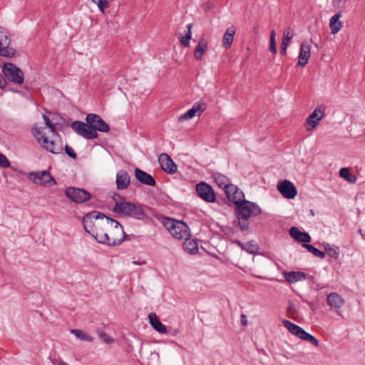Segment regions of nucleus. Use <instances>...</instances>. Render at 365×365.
<instances>
[{
    "label": "nucleus",
    "mask_w": 365,
    "mask_h": 365,
    "mask_svg": "<svg viewBox=\"0 0 365 365\" xmlns=\"http://www.w3.org/2000/svg\"><path fill=\"white\" fill-rule=\"evenodd\" d=\"M108 216L98 211H92L86 213L82 220L83 228L86 232L93 236L101 244L112 247L113 238H110L106 232V227L110 224L107 220Z\"/></svg>",
    "instance_id": "obj_1"
},
{
    "label": "nucleus",
    "mask_w": 365,
    "mask_h": 365,
    "mask_svg": "<svg viewBox=\"0 0 365 365\" xmlns=\"http://www.w3.org/2000/svg\"><path fill=\"white\" fill-rule=\"evenodd\" d=\"M86 123L75 120L71 123V128L80 136L86 140L97 138L98 131L108 133L110 130L109 125L96 113H88L86 116Z\"/></svg>",
    "instance_id": "obj_2"
},
{
    "label": "nucleus",
    "mask_w": 365,
    "mask_h": 365,
    "mask_svg": "<svg viewBox=\"0 0 365 365\" xmlns=\"http://www.w3.org/2000/svg\"><path fill=\"white\" fill-rule=\"evenodd\" d=\"M226 196L229 201L235 205V215L240 230H247L251 217V202L244 199V193L235 185Z\"/></svg>",
    "instance_id": "obj_3"
},
{
    "label": "nucleus",
    "mask_w": 365,
    "mask_h": 365,
    "mask_svg": "<svg viewBox=\"0 0 365 365\" xmlns=\"http://www.w3.org/2000/svg\"><path fill=\"white\" fill-rule=\"evenodd\" d=\"M120 200L119 202L115 201L112 212L122 217H129L138 220H143L148 217L147 210H151L150 207L147 205L126 201L125 197L123 195L115 194ZM115 200L116 199L113 197Z\"/></svg>",
    "instance_id": "obj_4"
},
{
    "label": "nucleus",
    "mask_w": 365,
    "mask_h": 365,
    "mask_svg": "<svg viewBox=\"0 0 365 365\" xmlns=\"http://www.w3.org/2000/svg\"><path fill=\"white\" fill-rule=\"evenodd\" d=\"M33 135L35 137L37 142L46 151L53 154H60L63 151V143L60 139L58 141L53 140H49L47 136L41 133V128H35L33 131Z\"/></svg>",
    "instance_id": "obj_5"
},
{
    "label": "nucleus",
    "mask_w": 365,
    "mask_h": 365,
    "mask_svg": "<svg viewBox=\"0 0 365 365\" xmlns=\"http://www.w3.org/2000/svg\"><path fill=\"white\" fill-rule=\"evenodd\" d=\"M2 73L6 78L14 84L21 85L24 82V72L13 63H4Z\"/></svg>",
    "instance_id": "obj_6"
},
{
    "label": "nucleus",
    "mask_w": 365,
    "mask_h": 365,
    "mask_svg": "<svg viewBox=\"0 0 365 365\" xmlns=\"http://www.w3.org/2000/svg\"><path fill=\"white\" fill-rule=\"evenodd\" d=\"M195 192L198 197L207 203L217 202V196L215 190L207 182L200 181L195 185Z\"/></svg>",
    "instance_id": "obj_7"
},
{
    "label": "nucleus",
    "mask_w": 365,
    "mask_h": 365,
    "mask_svg": "<svg viewBox=\"0 0 365 365\" xmlns=\"http://www.w3.org/2000/svg\"><path fill=\"white\" fill-rule=\"evenodd\" d=\"M65 195L72 202L81 204L91 198V194L83 188L69 187L65 190Z\"/></svg>",
    "instance_id": "obj_8"
},
{
    "label": "nucleus",
    "mask_w": 365,
    "mask_h": 365,
    "mask_svg": "<svg viewBox=\"0 0 365 365\" xmlns=\"http://www.w3.org/2000/svg\"><path fill=\"white\" fill-rule=\"evenodd\" d=\"M29 179L36 185L51 187L56 185V181L48 170L31 172Z\"/></svg>",
    "instance_id": "obj_9"
},
{
    "label": "nucleus",
    "mask_w": 365,
    "mask_h": 365,
    "mask_svg": "<svg viewBox=\"0 0 365 365\" xmlns=\"http://www.w3.org/2000/svg\"><path fill=\"white\" fill-rule=\"evenodd\" d=\"M107 219V220L110 221L111 225L114 224V228L116 230V231L118 232V235L120 236V237L119 238H113L111 243L112 247L118 246L125 240L131 241L137 239L138 237L133 234H125L123 225L118 220L111 217H108Z\"/></svg>",
    "instance_id": "obj_10"
},
{
    "label": "nucleus",
    "mask_w": 365,
    "mask_h": 365,
    "mask_svg": "<svg viewBox=\"0 0 365 365\" xmlns=\"http://www.w3.org/2000/svg\"><path fill=\"white\" fill-rule=\"evenodd\" d=\"M206 108L207 104L205 102H195L190 109H189L187 112L179 117V121L181 122L186 120H190L196 115L200 116L201 113L206 110Z\"/></svg>",
    "instance_id": "obj_11"
},
{
    "label": "nucleus",
    "mask_w": 365,
    "mask_h": 365,
    "mask_svg": "<svg viewBox=\"0 0 365 365\" xmlns=\"http://www.w3.org/2000/svg\"><path fill=\"white\" fill-rule=\"evenodd\" d=\"M277 190L287 199H294L297 195V190L289 180H284L277 185Z\"/></svg>",
    "instance_id": "obj_12"
},
{
    "label": "nucleus",
    "mask_w": 365,
    "mask_h": 365,
    "mask_svg": "<svg viewBox=\"0 0 365 365\" xmlns=\"http://www.w3.org/2000/svg\"><path fill=\"white\" fill-rule=\"evenodd\" d=\"M158 161L162 170L168 174H174L177 172V165L170 155L163 153L159 155Z\"/></svg>",
    "instance_id": "obj_13"
},
{
    "label": "nucleus",
    "mask_w": 365,
    "mask_h": 365,
    "mask_svg": "<svg viewBox=\"0 0 365 365\" xmlns=\"http://www.w3.org/2000/svg\"><path fill=\"white\" fill-rule=\"evenodd\" d=\"M324 107L321 105L316 108L311 115L307 118V123L314 129L324 116Z\"/></svg>",
    "instance_id": "obj_14"
},
{
    "label": "nucleus",
    "mask_w": 365,
    "mask_h": 365,
    "mask_svg": "<svg viewBox=\"0 0 365 365\" xmlns=\"http://www.w3.org/2000/svg\"><path fill=\"white\" fill-rule=\"evenodd\" d=\"M134 175L137 180L141 184L152 187L156 185V181L155 178L150 174L146 173L139 168H135Z\"/></svg>",
    "instance_id": "obj_15"
},
{
    "label": "nucleus",
    "mask_w": 365,
    "mask_h": 365,
    "mask_svg": "<svg viewBox=\"0 0 365 365\" xmlns=\"http://www.w3.org/2000/svg\"><path fill=\"white\" fill-rule=\"evenodd\" d=\"M170 234L178 240H182L190 236L188 225L185 222L180 220L178 222L173 232H170Z\"/></svg>",
    "instance_id": "obj_16"
},
{
    "label": "nucleus",
    "mask_w": 365,
    "mask_h": 365,
    "mask_svg": "<svg viewBox=\"0 0 365 365\" xmlns=\"http://www.w3.org/2000/svg\"><path fill=\"white\" fill-rule=\"evenodd\" d=\"M215 182L221 188H223L225 194H228L230 189L234 188V185L230 182V180L220 173L213 174Z\"/></svg>",
    "instance_id": "obj_17"
},
{
    "label": "nucleus",
    "mask_w": 365,
    "mask_h": 365,
    "mask_svg": "<svg viewBox=\"0 0 365 365\" xmlns=\"http://www.w3.org/2000/svg\"><path fill=\"white\" fill-rule=\"evenodd\" d=\"M289 235L297 242L307 244L311 242L310 235L305 232H302L297 227H292L289 230Z\"/></svg>",
    "instance_id": "obj_18"
},
{
    "label": "nucleus",
    "mask_w": 365,
    "mask_h": 365,
    "mask_svg": "<svg viewBox=\"0 0 365 365\" xmlns=\"http://www.w3.org/2000/svg\"><path fill=\"white\" fill-rule=\"evenodd\" d=\"M311 46L308 42L304 41L301 44L299 61L297 66L304 67L308 63V60L310 57Z\"/></svg>",
    "instance_id": "obj_19"
},
{
    "label": "nucleus",
    "mask_w": 365,
    "mask_h": 365,
    "mask_svg": "<svg viewBox=\"0 0 365 365\" xmlns=\"http://www.w3.org/2000/svg\"><path fill=\"white\" fill-rule=\"evenodd\" d=\"M116 187L118 190L126 189L130 183V177L128 173L124 170H120L116 175Z\"/></svg>",
    "instance_id": "obj_20"
},
{
    "label": "nucleus",
    "mask_w": 365,
    "mask_h": 365,
    "mask_svg": "<svg viewBox=\"0 0 365 365\" xmlns=\"http://www.w3.org/2000/svg\"><path fill=\"white\" fill-rule=\"evenodd\" d=\"M148 319L152 327L160 334H167L168 333V329L166 327L165 324H163L160 319L158 318V316L155 313L152 312L148 314Z\"/></svg>",
    "instance_id": "obj_21"
},
{
    "label": "nucleus",
    "mask_w": 365,
    "mask_h": 365,
    "mask_svg": "<svg viewBox=\"0 0 365 365\" xmlns=\"http://www.w3.org/2000/svg\"><path fill=\"white\" fill-rule=\"evenodd\" d=\"M327 304L335 309L341 308L345 303L344 299L336 292H331L327 296Z\"/></svg>",
    "instance_id": "obj_22"
},
{
    "label": "nucleus",
    "mask_w": 365,
    "mask_h": 365,
    "mask_svg": "<svg viewBox=\"0 0 365 365\" xmlns=\"http://www.w3.org/2000/svg\"><path fill=\"white\" fill-rule=\"evenodd\" d=\"M284 278L289 283H295L298 281L307 279V274L303 272L292 271L284 273Z\"/></svg>",
    "instance_id": "obj_23"
},
{
    "label": "nucleus",
    "mask_w": 365,
    "mask_h": 365,
    "mask_svg": "<svg viewBox=\"0 0 365 365\" xmlns=\"http://www.w3.org/2000/svg\"><path fill=\"white\" fill-rule=\"evenodd\" d=\"M207 42L204 38H202L199 41L197 46L195 48V51H194L195 58L197 61L202 60L203 54L207 51Z\"/></svg>",
    "instance_id": "obj_24"
},
{
    "label": "nucleus",
    "mask_w": 365,
    "mask_h": 365,
    "mask_svg": "<svg viewBox=\"0 0 365 365\" xmlns=\"http://www.w3.org/2000/svg\"><path fill=\"white\" fill-rule=\"evenodd\" d=\"M341 16V11H339L334 14L330 19L329 26L332 34L338 33L342 28V22L339 21Z\"/></svg>",
    "instance_id": "obj_25"
},
{
    "label": "nucleus",
    "mask_w": 365,
    "mask_h": 365,
    "mask_svg": "<svg viewBox=\"0 0 365 365\" xmlns=\"http://www.w3.org/2000/svg\"><path fill=\"white\" fill-rule=\"evenodd\" d=\"M235 34V29L233 27H229L225 33L222 38V45L225 48L231 47L234 36Z\"/></svg>",
    "instance_id": "obj_26"
},
{
    "label": "nucleus",
    "mask_w": 365,
    "mask_h": 365,
    "mask_svg": "<svg viewBox=\"0 0 365 365\" xmlns=\"http://www.w3.org/2000/svg\"><path fill=\"white\" fill-rule=\"evenodd\" d=\"M183 243V248L185 251L190 254H196L198 252V244L195 240H190L187 237Z\"/></svg>",
    "instance_id": "obj_27"
},
{
    "label": "nucleus",
    "mask_w": 365,
    "mask_h": 365,
    "mask_svg": "<svg viewBox=\"0 0 365 365\" xmlns=\"http://www.w3.org/2000/svg\"><path fill=\"white\" fill-rule=\"evenodd\" d=\"M283 325L291 332L292 334L299 337L303 329L299 326L291 322L289 320L284 319L282 321Z\"/></svg>",
    "instance_id": "obj_28"
},
{
    "label": "nucleus",
    "mask_w": 365,
    "mask_h": 365,
    "mask_svg": "<svg viewBox=\"0 0 365 365\" xmlns=\"http://www.w3.org/2000/svg\"><path fill=\"white\" fill-rule=\"evenodd\" d=\"M339 176L351 183L356 182L357 180L356 176L354 175H351L349 172V170L346 168H341L340 169Z\"/></svg>",
    "instance_id": "obj_29"
},
{
    "label": "nucleus",
    "mask_w": 365,
    "mask_h": 365,
    "mask_svg": "<svg viewBox=\"0 0 365 365\" xmlns=\"http://www.w3.org/2000/svg\"><path fill=\"white\" fill-rule=\"evenodd\" d=\"M192 27V24H189L187 26V33L185 34V36H182L180 38V43L184 47H188L190 46V41L192 38V32H191Z\"/></svg>",
    "instance_id": "obj_30"
},
{
    "label": "nucleus",
    "mask_w": 365,
    "mask_h": 365,
    "mask_svg": "<svg viewBox=\"0 0 365 365\" xmlns=\"http://www.w3.org/2000/svg\"><path fill=\"white\" fill-rule=\"evenodd\" d=\"M302 247L306 248L309 252L313 254L314 256L318 257L321 259H324L326 256V253L323 251L318 250L314 246L309 244H303Z\"/></svg>",
    "instance_id": "obj_31"
},
{
    "label": "nucleus",
    "mask_w": 365,
    "mask_h": 365,
    "mask_svg": "<svg viewBox=\"0 0 365 365\" xmlns=\"http://www.w3.org/2000/svg\"><path fill=\"white\" fill-rule=\"evenodd\" d=\"M48 113L51 115V118L55 121V124L57 125H60L61 127L68 126V125L66 123V119L60 115L59 113L56 112L48 111Z\"/></svg>",
    "instance_id": "obj_32"
},
{
    "label": "nucleus",
    "mask_w": 365,
    "mask_h": 365,
    "mask_svg": "<svg viewBox=\"0 0 365 365\" xmlns=\"http://www.w3.org/2000/svg\"><path fill=\"white\" fill-rule=\"evenodd\" d=\"M179 220H176L170 217H164L163 223L164 227L169 231V232H173L177 223Z\"/></svg>",
    "instance_id": "obj_33"
},
{
    "label": "nucleus",
    "mask_w": 365,
    "mask_h": 365,
    "mask_svg": "<svg viewBox=\"0 0 365 365\" xmlns=\"http://www.w3.org/2000/svg\"><path fill=\"white\" fill-rule=\"evenodd\" d=\"M287 314V317L292 319H296L298 316L297 310L295 308L294 304L292 301L288 302Z\"/></svg>",
    "instance_id": "obj_34"
},
{
    "label": "nucleus",
    "mask_w": 365,
    "mask_h": 365,
    "mask_svg": "<svg viewBox=\"0 0 365 365\" xmlns=\"http://www.w3.org/2000/svg\"><path fill=\"white\" fill-rule=\"evenodd\" d=\"M15 53L16 51L12 48L9 46L3 48L2 43L0 41V56L4 57H13L14 56Z\"/></svg>",
    "instance_id": "obj_35"
},
{
    "label": "nucleus",
    "mask_w": 365,
    "mask_h": 365,
    "mask_svg": "<svg viewBox=\"0 0 365 365\" xmlns=\"http://www.w3.org/2000/svg\"><path fill=\"white\" fill-rule=\"evenodd\" d=\"M260 214H262V220H267L269 217L268 213L263 212L262 209L259 207L258 205H257L255 202H252V217L258 216Z\"/></svg>",
    "instance_id": "obj_36"
},
{
    "label": "nucleus",
    "mask_w": 365,
    "mask_h": 365,
    "mask_svg": "<svg viewBox=\"0 0 365 365\" xmlns=\"http://www.w3.org/2000/svg\"><path fill=\"white\" fill-rule=\"evenodd\" d=\"M324 250L329 257L334 259H338L339 255V251L338 247L332 248L329 247V245H327L326 246H324Z\"/></svg>",
    "instance_id": "obj_37"
},
{
    "label": "nucleus",
    "mask_w": 365,
    "mask_h": 365,
    "mask_svg": "<svg viewBox=\"0 0 365 365\" xmlns=\"http://www.w3.org/2000/svg\"><path fill=\"white\" fill-rule=\"evenodd\" d=\"M276 32L274 30H272L270 33V44H269V51L274 54L277 53V46H276V41H275Z\"/></svg>",
    "instance_id": "obj_38"
},
{
    "label": "nucleus",
    "mask_w": 365,
    "mask_h": 365,
    "mask_svg": "<svg viewBox=\"0 0 365 365\" xmlns=\"http://www.w3.org/2000/svg\"><path fill=\"white\" fill-rule=\"evenodd\" d=\"M71 333L75 334L76 337L83 340L91 341V338L80 329H72Z\"/></svg>",
    "instance_id": "obj_39"
},
{
    "label": "nucleus",
    "mask_w": 365,
    "mask_h": 365,
    "mask_svg": "<svg viewBox=\"0 0 365 365\" xmlns=\"http://www.w3.org/2000/svg\"><path fill=\"white\" fill-rule=\"evenodd\" d=\"M235 243L240 246L243 250L247 251L248 253H251V241L242 243L240 240H236Z\"/></svg>",
    "instance_id": "obj_40"
},
{
    "label": "nucleus",
    "mask_w": 365,
    "mask_h": 365,
    "mask_svg": "<svg viewBox=\"0 0 365 365\" xmlns=\"http://www.w3.org/2000/svg\"><path fill=\"white\" fill-rule=\"evenodd\" d=\"M64 150H65V153L69 158H71L73 160L77 158V154L76 153V152L73 150V149L70 145H66Z\"/></svg>",
    "instance_id": "obj_41"
},
{
    "label": "nucleus",
    "mask_w": 365,
    "mask_h": 365,
    "mask_svg": "<svg viewBox=\"0 0 365 365\" xmlns=\"http://www.w3.org/2000/svg\"><path fill=\"white\" fill-rule=\"evenodd\" d=\"M92 2L97 5L98 8L103 14H105L106 9L109 7L110 1H92Z\"/></svg>",
    "instance_id": "obj_42"
},
{
    "label": "nucleus",
    "mask_w": 365,
    "mask_h": 365,
    "mask_svg": "<svg viewBox=\"0 0 365 365\" xmlns=\"http://www.w3.org/2000/svg\"><path fill=\"white\" fill-rule=\"evenodd\" d=\"M0 166L6 168L10 166V162L6 155L0 152Z\"/></svg>",
    "instance_id": "obj_43"
},
{
    "label": "nucleus",
    "mask_w": 365,
    "mask_h": 365,
    "mask_svg": "<svg viewBox=\"0 0 365 365\" xmlns=\"http://www.w3.org/2000/svg\"><path fill=\"white\" fill-rule=\"evenodd\" d=\"M98 335L99 337L107 344L113 343L114 341V339L108 336L106 332L100 331Z\"/></svg>",
    "instance_id": "obj_44"
},
{
    "label": "nucleus",
    "mask_w": 365,
    "mask_h": 365,
    "mask_svg": "<svg viewBox=\"0 0 365 365\" xmlns=\"http://www.w3.org/2000/svg\"><path fill=\"white\" fill-rule=\"evenodd\" d=\"M307 341L310 342L312 344H313L315 346H318L319 344V340L315 338L314 336L310 335Z\"/></svg>",
    "instance_id": "obj_45"
},
{
    "label": "nucleus",
    "mask_w": 365,
    "mask_h": 365,
    "mask_svg": "<svg viewBox=\"0 0 365 365\" xmlns=\"http://www.w3.org/2000/svg\"><path fill=\"white\" fill-rule=\"evenodd\" d=\"M203 9L205 12L210 10L214 7V5L212 1H207V3L205 5H202Z\"/></svg>",
    "instance_id": "obj_46"
},
{
    "label": "nucleus",
    "mask_w": 365,
    "mask_h": 365,
    "mask_svg": "<svg viewBox=\"0 0 365 365\" xmlns=\"http://www.w3.org/2000/svg\"><path fill=\"white\" fill-rule=\"evenodd\" d=\"M56 125H56L55 123H53V125H48L47 127L49 128L51 132L53 133V135H56L58 137H60L59 134L56 131Z\"/></svg>",
    "instance_id": "obj_47"
},
{
    "label": "nucleus",
    "mask_w": 365,
    "mask_h": 365,
    "mask_svg": "<svg viewBox=\"0 0 365 365\" xmlns=\"http://www.w3.org/2000/svg\"><path fill=\"white\" fill-rule=\"evenodd\" d=\"M311 334L306 332L304 329L302 330V333L300 334L299 338L304 340V341H307L308 339V338L309 337Z\"/></svg>",
    "instance_id": "obj_48"
},
{
    "label": "nucleus",
    "mask_w": 365,
    "mask_h": 365,
    "mask_svg": "<svg viewBox=\"0 0 365 365\" xmlns=\"http://www.w3.org/2000/svg\"><path fill=\"white\" fill-rule=\"evenodd\" d=\"M42 117L45 121V124L46 125V126L53 125V122L50 119L48 116H47L46 114H43Z\"/></svg>",
    "instance_id": "obj_49"
},
{
    "label": "nucleus",
    "mask_w": 365,
    "mask_h": 365,
    "mask_svg": "<svg viewBox=\"0 0 365 365\" xmlns=\"http://www.w3.org/2000/svg\"><path fill=\"white\" fill-rule=\"evenodd\" d=\"M287 42H282L281 48H280V53L281 55H285L287 53Z\"/></svg>",
    "instance_id": "obj_50"
},
{
    "label": "nucleus",
    "mask_w": 365,
    "mask_h": 365,
    "mask_svg": "<svg viewBox=\"0 0 365 365\" xmlns=\"http://www.w3.org/2000/svg\"><path fill=\"white\" fill-rule=\"evenodd\" d=\"M289 32H287V34H286L285 31H284V36H283V38H282V42H287V44L288 45L289 43V41H290V39L292 38V36H289Z\"/></svg>",
    "instance_id": "obj_51"
},
{
    "label": "nucleus",
    "mask_w": 365,
    "mask_h": 365,
    "mask_svg": "<svg viewBox=\"0 0 365 365\" xmlns=\"http://www.w3.org/2000/svg\"><path fill=\"white\" fill-rule=\"evenodd\" d=\"M222 232L225 234V235H230V234H233L235 232L234 230L229 227V226H226L223 230H222Z\"/></svg>",
    "instance_id": "obj_52"
},
{
    "label": "nucleus",
    "mask_w": 365,
    "mask_h": 365,
    "mask_svg": "<svg viewBox=\"0 0 365 365\" xmlns=\"http://www.w3.org/2000/svg\"><path fill=\"white\" fill-rule=\"evenodd\" d=\"M7 83L4 78L0 73V88H4L6 86Z\"/></svg>",
    "instance_id": "obj_53"
},
{
    "label": "nucleus",
    "mask_w": 365,
    "mask_h": 365,
    "mask_svg": "<svg viewBox=\"0 0 365 365\" xmlns=\"http://www.w3.org/2000/svg\"><path fill=\"white\" fill-rule=\"evenodd\" d=\"M168 333L171 336H176L178 334L180 333V330L178 329H172L171 328L168 329Z\"/></svg>",
    "instance_id": "obj_54"
},
{
    "label": "nucleus",
    "mask_w": 365,
    "mask_h": 365,
    "mask_svg": "<svg viewBox=\"0 0 365 365\" xmlns=\"http://www.w3.org/2000/svg\"><path fill=\"white\" fill-rule=\"evenodd\" d=\"M241 324L242 326H246L247 324V317L245 314L241 315Z\"/></svg>",
    "instance_id": "obj_55"
},
{
    "label": "nucleus",
    "mask_w": 365,
    "mask_h": 365,
    "mask_svg": "<svg viewBox=\"0 0 365 365\" xmlns=\"http://www.w3.org/2000/svg\"><path fill=\"white\" fill-rule=\"evenodd\" d=\"M132 350H133V346L131 345H128V346L126 348L127 352H131Z\"/></svg>",
    "instance_id": "obj_56"
},
{
    "label": "nucleus",
    "mask_w": 365,
    "mask_h": 365,
    "mask_svg": "<svg viewBox=\"0 0 365 365\" xmlns=\"http://www.w3.org/2000/svg\"><path fill=\"white\" fill-rule=\"evenodd\" d=\"M314 46L317 48L318 45L317 43H314Z\"/></svg>",
    "instance_id": "obj_57"
},
{
    "label": "nucleus",
    "mask_w": 365,
    "mask_h": 365,
    "mask_svg": "<svg viewBox=\"0 0 365 365\" xmlns=\"http://www.w3.org/2000/svg\"><path fill=\"white\" fill-rule=\"evenodd\" d=\"M311 214L314 215L313 210H311Z\"/></svg>",
    "instance_id": "obj_58"
},
{
    "label": "nucleus",
    "mask_w": 365,
    "mask_h": 365,
    "mask_svg": "<svg viewBox=\"0 0 365 365\" xmlns=\"http://www.w3.org/2000/svg\"><path fill=\"white\" fill-rule=\"evenodd\" d=\"M311 214L314 215L313 210H311Z\"/></svg>",
    "instance_id": "obj_59"
},
{
    "label": "nucleus",
    "mask_w": 365,
    "mask_h": 365,
    "mask_svg": "<svg viewBox=\"0 0 365 365\" xmlns=\"http://www.w3.org/2000/svg\"><path fill=\"white\" fill-rule=\"evenodd\" d=\"M311 214L314 215L313 210H311Z\"/></svg>",
    "instance_id": "obj_60"
},
{
    "label": "nucleus",
    "mask_w": 365,
    "mask_h": 365,
    "mask_svg": "<svg viewBox=\"0 0 365 365\" xmlns=\"http://www.w3.org/2000/svg\"><path fill=\"white\" fill-rule=\"evenodd\" d=\"M252 247L253 248L254 247V245H252ZM254 252V250H252V253Z\"/></svg>",
    "instance_id": "obj_61"
}]
</instances>
